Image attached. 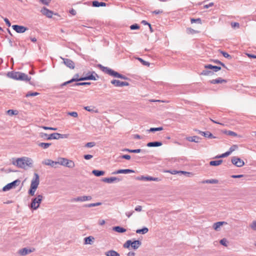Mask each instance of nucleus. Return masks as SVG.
Returning <instances> with one entry per match:
<instances>
[{
	"label": "nucleus",
	"mask_w": 256,
	"mask_h": 256,
	"mask_svg": "<svg viewBox=\"0 0 256 256\" xmlns=\"http://www.w3.org/2000/svg\"><path fill=\"white\" fill-rule=\"evenodd\" d=\"M40 184V176L37 173H34V177L32 178L30 186V189L28 190V193L31 196H34L35 192L38 188Z\"/></svg>",
	"instance_id": "f257e3e1"
},
{
	"label": "nucleus",
	"mask_w": 256,
	"mask_h": 256,
	"mask_svg": "<svg viewBox=\"0 0 256 256\" xmlns=\"http://www.w3.org/2000/svg\"><path fill=\"white\" fill-rule=\"evenodd\" d=\"M33 160L29 158H18L16 160V164L18 167L26 169L28 167H32Z\"/></svg>",
	"instance_id": "f03ea898"
},
{
	"label": "nucleus",
	"mask_w": 256,
	"mask_h": 256,
	"mask_svg": "<svg viewBox=\"0 0 256 256\" xmlns=\"http://www.w3.org/2000/svg\"><path fill=\"white\" fill-rule=\"evenodd\" d=\"M92 74H95L97 76V74L94 72H93L92 74L88 72L86 74V76L84 78H73L68 81H67V82H66L62 83L61 84V86H66L68 84H71L74 82H78V81H80V80H96L95 76H93Z\"/></svg>",
	"instance_id": "7ed1b4c3"
},
{
	"label": "nucleus",
	"mask_w": 256,
	"mask_h": 256,
	"mask_svg": "<svg viewBox=\"0 0 256 256\" xmlns=\"http://www.w3.org/2000/svg\"><path fill=\"white\" fill-rule=\"evenodd\" d=\"M101 70L105 73L115 78H120L122 80H128V78L124 75L119 74L118 72L108 68L100 65Z\"/></svg>",
	"instance_id": "20e7f679"
},
{
	"label": "nucleus",
	"mask_w": 256,
	"mask_h": 256,
	"mask_svg": "<svg viewBox=\"0 0 256 256\" xmlns=\"http://www.w3.org/2000/svg\"><path fill=\"white\" fill-rule=\"evenodd\" d=\"M43 196L42 194H38L36 197L32 198L31 204L30 206V208L34 210L38 209L39 208Z\"/></svg>",
	"instance_id": "39448f33"
},
{
	"label": "nucleus",
	"mask_w": 256,
	"mask_h": 256,
	"mask_svg": "<svg viewBox=\"0 0 256 256\" xmlns=\"http://www.w3.org/2000/svg\"><path fill=\"white\" fill-rule=\"evenodd\" d=\"M20 183V180H16L12 182L7 184L3 188V191L9 190L10 189L14 188L16 186H18Z\"/></svg>",
	"instance_id": "423d86ee"
},
{
	"label": "nucleus",
	"mask_w": 256,
	"mask_h": 256,
	"mask_svg": "<svg viewBox=\"0 0 256 256\" xmlns=\"http://www.w3.org/2000/svg\"><path fill=\"white\" fill-rule=\"evenodd\" d=\"M68 134H62L58 133H53L50 134L48 138H46V140H58L60 138H67Z\"/></svg>",
	"instance_id": "0eeeda50"
},
{
	"label": "nucleus",
	"mask_w": 256,
	"mask_h": 256,
	"mask_svg": "<svg viewBox=\"0 0 256 256\" xmlns=\"http://www.w3.org/2000/svg\"><path fill=\"white\" fill-rule=\"evenodd\" d=\"M232 162L237 167H242L244 164V162L236 156H234L232 158Z\"/></svg>",
	"instance_id": "6e6552de"
},
{
	"label": "nucleus",
	"mask_w": 256,
	"mask_h": 256,
	"mask_svg": "<svg viewBox=\"0 0 256 256\" xmlns=\"http://www.w3.org/2000/svg\"><path fill=\"white\" fill-rule=\"evenodd\" d=\"M111 84H114L115 86L122 87L124 86H129V83L126 82H121L119 80H113L111 81Z\"/></svg>",
	"instance_id": "1a4fd4ad"
},
{
	"label": "nucleus",
	"mask_w": 256,
	"mask_h": 256,
	"mask_svg": "<svg viewBox=\"0 0 256 256\" xmlns=\"http://www.w3.org/2000/svg\"><path fill=\"white\" fill-rule=\"evenodd\" d=\"M102 182L108 184L118 182L122 180V179L117 177L104 178L102 180Z\"/></svg>",
	"instance_id": "9d476101"
},
{
	"label": "nucleus",
	"mask_w": 256,
	"mask_h": 256,
	"mask_svg": "<svg viewBox=\"0 0 256 256\" xmlns=\"http://www.w3.org/2000/svg\"><path fill=\"white\" fill-rule=\"evenodd\" d=\"M21 72H8L7 74L8 77L16 80H20Z\"/></svg>",
	"instance_id": "9b49d317"
},
{
	"label": "nucleus",
	"mask_w": 256,
	"mask_h": 256,
	"mask_svg": "<svg viewBox=\"0 0 256 256\" xmlns=\"http://www.w3.org/2000/svg\"><path fill=\"white\" fill-rule=\"evenodd\" d=\"M12 28L18 33H24L28 30L27 28L16 24L12 26Z\"/></svg>",
	"instance_id": "f8f14e48"
},
{
	"label": "nucleus",
	"mask_w": 256,
	"mask_h": 256,
	"mask_svg": "<svg viewBox=\"0 0 256 256\" xmlns=\"http://www.w3.org/2000/svg\"><path fill=\"white\" fill-rule=\"evenodd\" d=\"M92 198L91 196H78L76 198H74L71 200L72 202H85L88 200H90Z\"/></svg>",
	"instance_id": "ddd939ff"
},
{
	"label": "nucleus",
	"mask_w": 256,
	"mask_h": 256,
	"mask_svg": "<svg viewBox=\"0 0 256 256\" xmlns=\"http://www.w3.org/2000/svg\"><path fill=\"white\" fill-rule=\"evenodd\" d=\"M136 180H144V181H150V180H154V181H159V178H154L150 176H138L136 178Z\"/></svg>",
	"instance_id": "4468645a"
},
{
	"label": "nucleus",
	"mask_w": 256,
	"mask_h": 256,
	"mask_svg": "<svg viewBox=\"0 0 256 256\" xmlns=\"http://www.w3.org/2000/svg\"><path fill=\"white\" fill-rule=\"evenodd\" d=\"M60 58L63 60L64 63L66 66L71 69H74V64L71 60L62 58V57H60Z\"/></svg>",
	"instance_id": "2eb2a0df"
},
{
	"label": "nucleus",
	"mask_w": 256,
	"mask_h": 256,
	"mask_svg": "<svg viewBox=\"0 0 256 256\" xmlns=\"http://www.w3.org/2000/svg\"><path fill=\"white\" fill-rule=\"evenodd\" d=\"M43 164L52 167H55L57 164V162H54L50 159H46L42 162Z\"/></svg>",
	"instance_id": "dca6fc26"
},
{
	"label": "nucleus",
	"mask_w": 256,
	"mask_h": 256,
	"mask_svg": "<svg viewBox=\"0 0 256 256\" xmlns=\"http://www.w3.org/2000/svg\"><path fill=\"white\" fill-rule=\"evenodd\" d=\"M134 171L130 170V169H124V170H118L116 171H115L112 173V174H130V173H134Z\"/></svg>",
	"instance_id": "f3484780"
},
{
	"label": "nucleus",
	"mask_w": 256,
	"mask_h": 256,
	"mask_svg": "<svg viewBox=\"0 0 256 256\" xmlns=\"http://www.w3.org/2000/svg\"><path fill=\"white\" fill-rule=\"evenodd\" d=\"M204 68L206 69L212 70L214 72H217L221 70V67L216 66H213L210 64H206Z\"/></svg>",
	"instance_id": "a211bd4d"
},
{
	"label": "nucleus",
	"mask_w": 256,
	"mask_h": 256,
	"mask_svg": "<svg viewBox=\"0 0 256 256\" xmlns=\"http://www.w3.org/2000/svg\"><path fill=\"white\" fill-rule=\"evenodd\" d=\"M196 131L198 132V133L202 136L208 138H215L216 137L214 136L212 134L208 131L206 132H202L200 130H196Z\"/></svg>",
	"instance_id": "6ab92c4d"
},
{
	"label": "nucleus",
	"mask_w": 256,
	"mask_h": 256,
	"mask_svg": "<svg viewBox=\"0 0 256 256\" xmlns=\"http://www.w3.org/2000/svg\"><path fill=\"white\" fill-rule=\"evenodd\" d=\"M41 12L48 18H52L53 14V12L52 11L44 7L42 9Z\"/></svg>",
	"instance_id": "aec40b11"
},
{
	"label": "nucleus",
	"mask_w": 256,
	"mask_h": 256,
	"mask_svg": "<svg viewBox=\"0 0 256 256\" xmlns=\"http://www.w3.org/2000/svg\"><path fill=\"white\" fill-rule=\"evenodd\" d=\"M226 82L227 80H226L222 79L221 78H218L210 80V83L212 84H222V82L226 83Z\"/></svg>",
	"instance_id": "412c9836"
},
{
	"label": "nucleus",
	"mask_w": 256,
	"mask_h": 256,
	"mask_svg": "<svg viewBox=\"0 0 256 256\" xmlns=\"http://www.w3.org/2000/svg\"><path fill=\"white\" fill-rule=\"evenodd\" d=\"M32 252V250L27 248H23L19 250L18 254L21 256H26Z\"/></svg>",
	"instance_id": "4be33fe9"
},
{
	"label": "nucleus",
	"mask_w": 256,
	"mask_h": 256,
	"mask_svg": "<svg viewBox=\"0 0 256 256\" xmlns=\"http://www.w3.org/2000/svg\"><path fill=\"white\" fill-rule=\"evenodd\" d=\"M186 140L191 142L198 143L200 142V138L198 136H188L186 138Z\"/></svg>",
	"instance_id": "5701e85b"
},
{
	"label": "nucleus",
	"mask_w": 256,
	"mask_h": 256,
	"mask_svg": "<svg viewBox=\"0 0 256 256\" xmlns=\"http://www.w3.org/2000/svg\"><path fill=\"white\" fill-rule=\"evenodd\" d=\"M132 244L131 246L134 250H137L142 244V242L138 240L132 241Z\"/></svg>",
	"instance_id": "b1692460"
},
{
	"label": "nucleus",
	"mask_w": 256,
	"mask_h": 256,
	"mask_svg": "<svg viewBox=\"0 0 256 256\" xmlns=\"http://www.w3.org/2000/svg\"><path fill=\"white\" fill-rule=\"evenodd\" d=\"M20 77L19 80H22L24 82H29L31 80V77L28 76L26 74L22 72L20 74Z\"/></svg>",
	"instance_id": "393cba45"
},
{
	"label": "nucleus",
	"mask_w": 256,
	"mask_h": 256,
	"mask_svg": "<svg viewBox=\"0 0 256 256\" xmlns=\"http://www.w3.org/2000/svg\"><path fill=\"white\" fill-rule=\"evenodd\" d=\"M106 256H120V254L114 250H110L105 252Z\"/></svg>",
	"instance_id": "a878e982"
},
{
	"label": "nucleus",
	"mask_w": 256,
	"mask_h": 256,
	"mask_svg": "<svg viewBox=\"0 0 256 256\" xmlns=\"http://www.w3.org/2000/svg\"><path fill=\"white\" fill-rule=\"evenodd\" d=\"M168 172H170V174H187L188 176L190 174L188 172L182 171V170H168Z\"/></svg>",
	"instance_id": "bb28decb"
},
{
	"label": "nucleus",
	"mask_w": 256,
	"mask_h": 256,
	"mask_svg": "<svg viewBox=\"0 0 256 256\" xmlns=\"http://www.w3.org/2000/svg\"><path fill=\"white\" fill-rule=\"evenodd\" d=\"M113 230L119 232V233H123L126 232V229L120 226H116L112 228Z\"/></svg>",
	"instance_id": "cd10ccee"
},
{
	"label": "nucleus",
	"mask_w": 256,
	"mask_h": 256,
	"mask_svg": "<svg viewBox=\"0 0 256 256\" xmlns=\"http://www.w3.org/2000/svg\"><path fill=\"white\" fill-rule=\"evenodd\" d=\"M224 224H226L225 222H218L214 224L213 228L216 230H218V228Z\"/></svg>",
	"instance_id": "c85d7f7f"
},
{
	"label": "nucleus",
	"mask_w": 256,
	"mask_h": 256,
	"mask_svg": "<svg viewBox=\"0 0 256 256\" xmlns=\"http://www.w3.org/2000/svg\"><path fill=\"white\" fill-rule=\"evenodd\" d=\"M106 6V4L104 2H98L96 0L92 2V6L94 7L105 6Z\"/></svg>",
	"instance_id": "c756f323"
},
{
	"label": "nucleus",
	"mask_w": 256,
	"mask_h": 256,
	"mask_svg": "<svg viewBox=\"0 0 256 256\" xmlns=\"http://www.w3.org/2000/svg\"><path fill=\"white\" fill-rule=\"evenodd\" d=\"M222 162V160H212L210 162V165L211 166H218L221 164Z\"/></svg>",
	"instance_id": "7c9ffc66"
},
{
	"label": "nucleus",
	"mask_w": 256,
	"mask_h": 256,
	"mask_svg": "<svg viewBox=\"0 0 256 256\" xmlns=\"http://www.w3.org/2000/svg\"><path fill=\"white\" fill-rule=\"evenodd\" d=\"M148 147H158L160 146V142H148L146 144Z\"/></svg>",
	"instance_id": "2f4dec72"
},
{
	"label": "nucleus",
	"mask_w": 256,
	"mask_h": 256,
	"mask_svg": "<svg viewBox=\"0 0 256 256\" xmlns=\"http://www.w3.org/2000/svg\"><path fill=\"white\" fill-rule=\"evenodd\" d=\"M202 182V184H218V180L216 179L206 180H203Z\"/></svg>",
	"instance_id": "473e14b6"
},
{
	"label": "nucleus",
	"mask_w": 256,
	"mask_h": 256,
	"mask_svg": "<svg viewBox=\"0 0 256 256\" xmlns=\"http://www.w3.org/2000/svg\"><path fill=\"white\" fill-rule=\"evenodd\" d=\"M92 173L96 176H100L104 175V172L95 170L92 171Z\"/></svg>",
	"instance_id": "72a5a7b5"
},
{
	"label": "nucleus",
	"mask_w": 256,
	"mask_h": 256,
	"mask_svg": "<svg viewBox=\"0 0 256 256\" xmlns=\"http://www.w3.org/2000/svg\"><path fill=\"white\" fill-rule=\"evenodd\" d=\"M68 160V159L66 158H60L58 159V161L57 162V164H60L62 166H65Z\"/></svg>",
	"instance_id": "f704fd0d"
},
{
	"label": "nucleus",
	"mask_w": 256,
	"mask_h": 256,
	"mask_svg": "<svg viewBox=\"0 0 256 256\" xmlns=\"http://www.w3.org/2000/svg\"><path fill=\"white\" fill-rule=\"evenodd\" d=\"M122 152H129L132 153H139L142 151L141 149H136V150H130L128 148H124L122 150Z\"/></svg>",
	"instance_id": "c9c22d12"
},
{
	"label": "nucleus",
	"mask_w": 256,
	"mask_h": 256,
	"mask_svg": "<svg viewBox=\"0 0 256 256\" xmlns=\"http://www.w3.org/2000/svg\"><path fill=\"white\" fill-rule=\"evenodd\" d=\"M74 166H75V164L72 160H68L65 166H66L68 168H73L74 167Z\"/></svg>",
	"instance_id": "e433bc0d"
},
{
	"label": "nucleus",
	"mask_w": 256,
	"mask_h": 256,
	"mask_svg": "<svg viewBox=\"0 0 256 256\" xmlns=\"http://www.w3.org/2000/svg\"><path fill=\"white\" fill-rule=\"evenodd\" d=\"M214 74V72H212L210 70H208V69L203 70L202 72H201L200 74L204 75V76H212Z\"/></svg>",
	"instance_id": "4c0bfd02"
},
{
	"label": "nucleus",
	"mask_w": 256,
	"mask_h": 256,
	"mask_svg": "<svg viewBox=\"0 0 256 256\" xmlns=\"http://www.w3.org/2000/svg\"><path fill=\"white\" fill-rule=\"evenodd\" d=\"M148 231V230L147 228L144 227L142 229H138L136 230V232L137 234H145L147 233Z\"/></svg>",
	"instance_id": "58836bf2"
},
{
	"label": "nucleus",
	"mask_w": 256,
	"mask_h": 256,
	"mask_svg": "<svg viewBox=\"0 0 256 256\" xmlns=\"http://www.w3.org/2000/svg\"><path fill=\"white\" fill-rule=\"evenodd\" d=\"M51 143H45V142H40L38 144V146L44 149H46L48 148L50 146H51Z\"/></svg>",
	"instance_id": "ea45409f"
},
{
	"label": "nucleus",
	"mask_w": 256,
	"mask_h": 256,
	"mask_svg": "<svg viewBox=\"0 0 256 256\" xmlns=\"http://www.w3.org/2000/svg\"><path fill=\"white\" fill-rule=\"evenodd\" d=\"M94 238L92 236H88L84 238V244H91Z\"/></svg>",
	"instance_id": "a19ab883"
},
{
	"label": "nucleus",
	"mask_w": 256,
	"mask_h": 256,
	"mask_svg": "<svg viewBox=\"0 0 256 256\" xmlns=\"http://www.w3.org/2000/svg\"><path fill=\"white\" fill-rule=\"evenodd\" d=\"M90 82H77L72 84V86H86V85H90Z\"/></svg>",
	"instance_id": "79ce46f5"
},
{
	"label": "nucleus",
	"mask_w": 256,
	"mask_h": 256,
	"mask_svg": "<svg viewBox=\"0 0 256 256\" xmlns=\"http://www.w3.org/2000/svg\"><path fill=\"white\" fill-rule=\"evenodd\" d=\"M101 204H102L101 202H96V203H92V204H86V205H85V206L88 207V208H91V207L98 206Z\"/></svg>",
	"instance_id": "37998d69"
},
{
	"label": "nucleus",
	"mask_w": 256,
	"mask_h": 256,
	"mask_svg": "<svg viewBox=\"0 0 256 256\" xmlns=\"http://www.w3.org/2000/svg\"><path fill=\"white\" fill-rule=\"evenodd\" d=\"M7 114L10 116L16 115L18 112L16 110H9L6 112Z\"/></svg>",
	"instance_id": "c03bdc74"
},
{
	"label": "nucleus",
	"mask_w": 256,
	"mask_h": 256,
	"mask_svg": "<svg viewBox=\"0 0 256 256\" xmlns=\"http://www.w3.org/2000/svg\"><path fill=\"white\" fill-rule=\"evenodd\" d=\"M38 94H39V93H38L37 92H28L26 94V97L34 96H36Z\"/></svg>",
	"instance_id": "a18cd8bd"
},
{
	"label": "nucleus",
	"mask_w": 256,
	"mask_h": 256,
	"mask_svg": "<svg viewBox=\"0 0 256 256\" xmlns=\"http://www.w3.org/2000/svg\"><path fill=\"white\" fill-rule=\"evenodd\" d=\"M220 53L222 54V56L224 58H228V59L232 58V56L230 54H229L228 53H227L225 52H224V51H220Z\"/></svg>",
	"instance_id": "49530a36"
},
{
	"label": "nucleus",
	"mask_w": 256,
	"mask_h": 256,
	"mask_svg": "<svg viewBox=\"0 0 256 256\" xmlns=\"http://www.w3.org/2000/svg\"><path fill=\"white\" fill-rule=\"evenodd\" d=\"M132 244V240H128L124 244V248H129L130 246H131Z\"/></svg>",
	"instance_id": "de8ad7c7"
},
{
	"label": "nucleus",
	"mask_w": 256,
	"mask_h": 256,
	"mask_svg": "<svg viewBox=\"0 0 256 256\" xmlns=\"http://www.w3.org/2000/svg\"><path fill=\"white\" fill-rule=\"evenodd\" d=\"M190 22H191V23H196V22H198V24H201V22H202V20H201V19L200 18H191L190 19Z\"/></svg>",
	"instance_id": "09e8293b"
},
{
	"label": "nucleus",
	"mask_w": 256,
	"mask_h": 256,
	"mask_svg": "<svg viewBox=\"0 0 256 256\" xmlns=\"http://www.w3.org/2000/svg\"><path fill=\"white\" fill-rule=\"evenodd\" d=\"M138 60L143 65L146 66H149L150 63L148 62H146V61L144 60H142V58H138Z\"/></svg>",
	"instance_id": "8fccbe9b"
},
{
	"label": "nucleus",
	"mask_w": 256,
	"mask_h": 256,
	"mask_svg": "<svg viewBox=\"0 0 256 256\" xmlns=\"http://www.w3.org/2000/svg\"><path fill=\"white\" fill-rule=\"evenodd\" d=\"M238 146L237 145L234 144L232 145L229 149L228 152H230V154H231L232 152L238 148Z\"/></svg>",
	"instance_id": "3c124183"
},
{
	"label": "nucleus",
	"mask_w": 256,
	"mask_h": 256,
	"mask_svg": "<svg viewBox=\"0 0 256 256\" xmlns=\"http://www.w3.org/2000/svg\"><path fill=\"white\" fill-rule=\"evenodd\" d=\"M226 134H227L228 135L232 136H237L236 133L235 132H234L232 131H230V130L226 132Z\"/></svg>",
	"instance_id": "603ef678"
},
{
	"label": "nucleus",
	"mask_w": 256,
	"mask_h": 256,
	"mask_svg": "<svg viewBox=\"0 0 256 256\" xmlns=\"http://www.w3.org/2000/svg\"><path fill=\"white\" fill-rule=\"evenodd\" d=\"M220 243L225 246H227V240L226 238H222L220 241Z\"/></svg>",
	"instance_id": "864d4df0"
},
{
	"label": "nucleus",
	"mask_w": 256,
	"mask_h": 256,
	"mask_svg": "<svg viewBox=\"0 0 256 256\" xmlns=\"http://www.w3.org/2000/svg\"><path fill=\"white\" fill-rule=\"evenodd\" d=\"M68 115H70L74 118H76L78 116V113L76 112H68Z\"/></svg>",
	"instance_id": "5fc2aeb1"
},
{
	"label": "nucleus",
	"mask_w": 256,
	"mask_h": 256,
	"mask_svg": "<svg viewBox=\"0 0 256 256\" xmlns=\"http://www.w3.org/2000/svg\"><path fill=\"white\" fill-rule=\"evenodd\" d=\"M140 28L138 24H134L130 26V28L132 30H137Z\"/></svg>",
	"instance_id": "6e6d98bb"
},
{
	"label": "nucleus",
	"mask_w": 256,
	"mask_h": 256,
	"mask_svg": "<svg viewBox=\"0 0 256 256\" xmlns=\"http://www.w3.org/2000/svg\"><path fill=\"white\" fill-rule=\"evenodd\" d=\"M94 146H95V143L94 142H88L86 144V146L88 148H92Z\"/></svg>",
	"instance_id": "4d7b16f0"
},
{
	"label": "nucleus",
	"mask_w": 256,
	"mask_h": 256,
	"mask_svg": "<svg viewBox=\"0 0 256 256\" xmlns=\"http://www.w3.org/2000/svg\"><path fill=\"white\" fill-rule=\"evenodd\" d=\"M148 131L149 132H156V131H160V127L156 128H150V130H148Z\"/></svg>",
	"instance_id": "13d9d810"
},
{
	"label": "nucleus",
	"mask_w": 256,
	"mask_h": 256,
	"mask_svg": "<svg viewBox=\"0 0 256 256\" xmlns=\"http://www.w3.org/2000/svg\"><path fill=\"white\" fill-rule=\"evenodd\" d=\"M250 228L253 230H256V220L254 221L250 225Z\"/></svg>",
	"instance_id": "bf43d9fd"
},
{
	"label": "nucleus",
	"mask_w": 256,
	"mask_h": 256,
	"mask_svg": "<svg viewBox=\"0 0 256 256\" xmlns=\"http://www.w3.org/2000/svg\"><path fill=\"white\" fill-rule=\"evenodd\" d=\"M40 1L44 4L48 5L51 0H40Z\"/></svg>",
	"instance_id": "052dcab7"
},
{
	"label": "nucleus",
	"mask_w": 256,
	"mask_h": 256,
	"mask_svg": "<svg viewBox=\"0 0 256 256\" xmlns=\"http://www.w3.org/2000/svg\"><path fill=\"white\" fill-rule=\"evenodd\" d=\"M42 128L46 130H57L56 128H52V127H48V126H44L42 127Z\"/></svg>",
	"instance_id": "680f3d73"
},
{
	"label": "nucleus",
	"mask_w": 256,
	"mask_h": 256,
	"mask_svg": "<svg viewBox=\"0 0 256 256\" xmlns=\"http://www.w3.org/2000/svg\"><path fill=\"white\" fill-rule=\"evenodd\" d=\"M134 212V210H132L130 212H126V215L128 218H130Z\"/></svg>",
	"instance_id": "e2e57ef3"
},
{
	"label": "nucleus",
	"mask_w": 256,
	"mask_h": 256,
	"mask_svg": "<svg viewBox=\"0 0 256 256\" xmlns=\"http://www.w3.org/2000/svg\"><path fill=\"white\" fill-rule=\"evenodd\" d=\"M122 158H124V159H126V160H129L130 159V155H128V154H124V155H122V156H121Z\"/></svg>",
	"instance_id": "0e129e2a"
},
{
	"label": "nucleus",
	"mask_w": 256,
	"mask_h": 256,
	"mask_svg": "<svg viewBox=\"0 0 256 256\" xmlns=\"http://www.w3.org/2000/svg\"><path fill=\"white\" fill-rule=\"evenodd\" d=\"M214 4L213 2H210V4H205L204 6V8H208L212 6H213Z\"/></svg>",
	"instance_id": "69168bd1"
},
{
	"label": "nucleus",
	"mask_w": 256,
	"mask_h": 256,
	"mask_svg": "<svg viewBox=\"0 0 256 256\" xmlns=\"http://www.w3.org/2000/svg\"><path fill=\"white\" fill-rule=\"evenodd\" d=\"M4 21L6 23V25H7L8 27L10 26H11V24H10V20H9L7 18H4Z\"/></svg>",
	"instance_id": "338daca9"
},
{
	"label": "nucleus",
	"mask_w": 256,
	"mask_h": 256,
	"mask_svg": "<svg viewBox=\"0 0 256 256\" xmlns=\"http://www.w3.org/2000/svg\"><path fill=\"white\" fill-rule=\"evenodd\" d=\"M230 154V152L228 151V152H226L222 154L221 156L223 158H225V157H226V156H228Z\"/></svg>",
	"instance_id": "774afa93"
}]
</instances>
